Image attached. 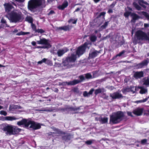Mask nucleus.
<instances>
[{
	"label": "nucleus",
	"mask_w": 149,
	"mask_h": 149,
	"mask_svg": "<svg viewBox=\"0 0 149 149\" xmlns=\"http://www.w3.org/2000/svg\"><path fill=\"white\" fill-rule=\"evenodd\" d=\"M104 92V88H99L95 90L94 93L95 96H96L99 93H101L102 92Z\"/></svg>",
	"instance_id": "nucleus-28"
},
{
	"label": "nucleus",
	"mask_w": 149,
	"mask_h": 149,
	"mask_svg": "<svg viewBox=\"0 0 149 149\" xmlns=\"http://www.w3.org/2000/svg\"><path fill=\"white\" fill-rule=\"evenodd\" d=\"M142 13L146 17L147 20H149V14L148 13L145 12H143Z\"/></svg>",
	"instance_id": "nucleus-39"
},
{
	"label": "nucleus",
	"mask_w": 149,
	"mask_h": 149,
	"mask_svg": "<svg viewBox=\"0 0 149 149\" xmlns=\"http://www.w3.org/2000/svg\"><path fill=\"white\" fill-rule=\"evenodd\" d=\"M61 136L62 140L65 141H70L72 138V135L71 134L68 133L67 132H64Z\"/></svg>",
	"instance_id": "nucleus-14"
},
{
	"label": "nucleus",
	"mask_w": 149,
	"mask_h": 149,
	"mask_svg": "<svg viewBox=\"0 0 149 149\" xmlns=\"http://www.w3.org/2000/svg\"><path fill=\"white\" fill-rule=\"evenodd\" d=\"M131 16L132 17V19L133 20L136 19L138 18V16L134 13L132 14Z\"/></svg>",
	"instance_id": "nucleus-41"
},
{
	"label": "nucleus",
	"mask_w": 149,
	"mask_h": 149,
	"mask_svg": "<svg viewBox=\"0 0 149 149\" xmlns=\"http://www.w3.org/2000/svg\"><path fill=\"white\" fill-rule=\"evenodd\" d=\"M56 132H57V133H58L59 134H60L61 136H62V134L64 132L61 131L60 130L58 129H56Z\"/></svg>",
	"instance_id": "nucleus-44"
},
{
	"label": "nucleus",
	"mask_w": 149,
	"mask_h": 149,
	"mask_svg": "<svg viewBox=\"0 0 149 149\" xmlns=\"http://www.w3.org/2000/svg\"><path fill=\"white\" fill-rule=\"evenodd\" d=\"M13 127L11 125H7L3 127L2 129L4 131H6L8 134L11 135L13 133Z\"/></svg>",
	"instance_id": "nucleus-15"
},
{
	"label": "nucleus",
	"mask_w": 149,
	"mask_h": 149,
	"mask_svg": "<svg viewBox=\"0 0 149 149\" xmlns=\"http://www.w3.org/2000/svg\"><path fill=\"white\" fill-rule=\"evenodd\" d=\"M48 47L47 46H37L36 47V48L38 49L42 48V49H46Z\"/></svg>",
	"instance_id": "nucleus-55"
},
{
	"label": "nucleus",
	"mask_w": 149,
	"mask_h": 149,
	"mask_svg": "<svg viewBox=\"0 0 149 149\" xmlns=\"http://www.w3.org/2000/svg\"><path fill=\"white\" fill-rule=\"evenodd\" d=\"M74 19H70L68 21V22L69 23H70L71 22H73Z\"/></svg>",
	"instance_id": "nucleus-60"
},
{
	"label": "nucleus",
	"mask_w": 149,
	"mask_h": 149,
	"mask_svg": "<svg viewBox=\"0 0 149 149\" xmlns=\"http://www.w3.org/2000/svg\"><path fill=\"white\" fill-rule=\"evenodd\" d=\"M143 84L145 85H149V79L145 77L143 79Z\"/></svg>",
	"instance_id": "nucleus-31"
},
{
	"label": "nucleus",
	"mask_w": 149,
	"mask_h": 149,
	"mask_svg": "<svg viewBox=\"0 0 149 149\" xmlns=\"http://www.w3.org/2000/svg\"><path fill=\"white\" fill-rule=\"evenodd\" d=\"M36 32L40 33L41 34L45 32V31L42 29H38L36 31Z\"/></svg>",
	"instance_id": "nucleus-43"
},
{
	"label": "nucleus",
	"mask_w": 149,
	"mask_h": 149,
	"mask_svg": "<svg viewBox=\"0 0 149 149\" xmlns=\"http://www.w3.org/2000/svg\"><path fill=\"white\" fill-rule=\"evenodd\" d=\"M70 26L69 25L67 26H62L59 27L58 28L59 29L63 30L64 31H70L71 29L70 28Z\"/></svg>",
	"instance_id": "nucleus-25"
},
{
	"label": "nucleus",
	"mask_w": 149,
	"mask_h": 149,
	"mask_svg": "<svg viewBox=\"0 0 149 149\" xmlns=\"http://www.w3.org/2000/svg\"><path fill=\"white\" fill-rule=\"evenodd\" d=\"M67 51V50H65L63 49H59L58 50L57 54L58 57H61Z\"/></svg>",
	"instance_id": "nucleus-22"
},
{
	"label": "nucleus",
	"mask_w": 149,
	"mask_h": 149,
	"mask_svg": "<svg viewBox=\"0 0 149 149\" xmlns=\"http://www.w3.org/2000/svg\"><path fill=\"white\" fill-rule=\"evenodd\" d=\"M138 2L140 5L144 8H146V7L149 5L147 2L144 1L143 0H138Z\"/></svg>",
	"instance_id": "nucleus-20"
},
{
	"label": "nucleus",
	"mask_w": 149,
	"mask_h": 149,
	"mask_svg": "<svg viewBox=\"0 0 149 149\" xmlns=\"http://www.w3.org/2000/svg\"><path fill=\"white\" fill-rule=\"evenodd\" d=\"M148 63L147 60H145L142 61L141 63L137 64L136 66V68L138 69L143 68L144 66L147 65Z\"/></svg>",
	"instance_id": "nucleus-16"
},
{
	"label": "nucleus",
	"mask_w": 149,
	"mask_h": 149,
	"mask_svg": "<svg viewBox=\"0 0 149 149\" xmlns=\"http://www.w3.org/2000/svg\"><path fill=\"white\" fill-rule=\"evenodd\" d=\"M143 71L136 72L134 74V76L136 79H138L143 77Z\"/></svg>",
	"instance_id": "nucleus-18"
},
{
	"label": "nucleus",
	"mask_w": 149,
	"mask_h": 149,
	"mask_svg": "<svg viewBox=\"0 0 149 149\" xmlns=\"http://www.w3.org/2000/svg\"><path fill=\"white\" fill-rule=\"evenodd\" d=\"M68 6V2L67 1H64L62 4L59 6L58 8L59 9L63 10L65 8H66Z\"/></svg>",
	"instance_id": "nucleus-24"
},
{
	"label": "nucleus",
	"mask_w": 149,
	"mask_h": 149,
	"mask_svg": "<svg viewBox=\"0 0 149 149\" xmlns=\"http://www.w3.org/2000/svg\"><path fill=\"white\" fill-rule=\"evenodd\" d=\"M131 14V12L129 11H126L124 14V15L125 17H128Z\"/></svg>",
	"instance_id": "nucleus-45"
},
{
	"label": "nucleus",
	"mask_w": 149,
	"mask_h": 149,
	"mask_svg": "<svg viewBox=\"0 0 149 149\" xmlns=\"http://www.w3.org/2000/svg\"><path fill=\"white\" fill-rule=\"evenodd\" d=\"M85 78L86 79H91L92 78V76L90 73H88L84 74Z\"/></svg>",
	"instance_id": "nucleus-35"
},
{
	"label": "nucleus",
	"mask_w": 149,
	"mask_h": 149,
	"mask_svg": "<svg viewBox=\"0 0 149 149\" xmlns=\"http://www.w3.org/2000/svg\"><path fill=\"white\" fill-rule=\"evenodd\" d=\"M55 13V12L53 10H51L50 12L48 13L47 15H52Z\"/></svg>",
	"instance_id": "nucleus-52"
},
{
	"label": "nucleus",
	"mask_w": 149,
	"mask_h": 149,
	"mask_svg": "<svg viewBox=\"0 0 149 149\" xmlns=\"http://www.w3.org/2000/svg\"><path fill=\"white\" fill-rule=\"evenodd\" d=\"M147 141V140L146 139H144L141 141V143L142 144H145Z\"/></svg>",
	"instance_id": "nucleus-56"
},
{
	"label": "nucleus",
	"mask_w": 149,
	"mask_h": 149,
	"mask_svg": "<svg viewBox=\"0 0 149 149\" xmlns=\"http://www.w3.org/2000/svg\"><path fill=\"white\" fill-rule=\"evenodd\" d=\"M69 109L70 110L75 111H77L79 110L80 109V108L78 107L75 108L74 107H70Z\"/></svg>",
	"instance_id": "nucleus-46"
},
{
	"label": "nucleus",
	"mask_w": 149,
	"mask_h": 149,
	"mask_svg": "<svg viewBox=\"0 0 149 149\" xmlns=\"http://www.w3.org/2000/svg\"><path fill=\"white\" fill-rule=\"evenodd\" d=\"M107 13L110 14L112 13V9H110L108 11Z\"/></svg>",
	"instance_id": "nucleus-61"
},
{
	"label": "nucleus",
	"mask_w": 149,
	"mask_h": 149,
	"mask_svg": "<svg viewBox=\"0 0 149 149\" xmlns=\"http://www.w3.org/2000/svg\"><path fill=\"white\" fill-rule=\"evenodd\" d=\"M13 133H12V135L17 134L21 131V129H19L15 126L13 127Z\"/></svg>",
	"instance_id": "nucleus-21"
},
{
	"label": "nucleus",
	"mask_w": 149,
	"mask_h": 149,
	"mask_svg": "<svg viewBox=\"0 0 149 149\" xmlns=\"http://www.w3.org/2000/svg\"><path fill=\"white\" fill-rule=\"evenodd\" d=\"M105 12H102L100 13L96 17L97 22L98 24L100 25L102 24L105 19L104 17L106 14Z\"/></svg>",
	"instance_id": "nucleus-8"
},
{
	"label": "nucleus",
	"mask_w": 149,
	"mask_h": 149,
	"mask_svg": "<svg viewBox=\"0 0 149 149\" xmlns=\"http://www.w3.org/2000/svg\"><path fill=\"white\" fill-rule=\"evenodd\" d=\"M124 116V113L121 111H118L112 115V124H116L120 122Z\"/></svg>",
	"instance_id": "nucleus-5"
},
{
	"label": "nucleus",
	"mask_w": 149,
	"mask_h": 149,
	"mask_svg": "<svg viewBox=\"0 0 149 149\" xmlns=\"http://www.w3.org/2000/svg\"><path fill=\"white\" fill-rule=\"evenodd\" d=\"M148 98H146L145 99H143V100H137L135 102L137 104L144 103L146 102L148 100Z\"/></svg>",
	"instance_id": "nucleus-33"
},
{
	"label": "nucleus",
	"mask_w": 149,
	"mask_h": 149,
	"mask_svg": "<svg viewBox=\"0 0 149 149\" xmlns=\"http://www.w3.org/2000/svg\"><path fill=\"white\" fill-rule=\"evenodd\" d=\"M31 44L33 46H35L36 45V42L34 41L32 42Z\"/></svg>",
	"instance_id": "nucleus-59"
},
{
	"label": "nucleus",
	"mask_w": 149,
	"mask_h": 149,
	"mask_svg": "<svg viewBox=\"0 0 149 149\" xmlns=\"http://www.w3.org/2000/svg\"><path fill=\"white\" fill-rule=\"evenodd\" d=\"M31 27L33 30L36 32V31L37 29H36V25L32 23V24H31Z\"/></svg>",
	"instance_id": "nucleus-42"
},
{
	"label": "nucleus",
	"mask_w": 149,
	"mask_h": 149,
	"mask_svg": "<svg viewBox=\"0 0 149 149\" xmlns=\"http://www.w3.org/2000/svg\"><path fill=\"white\" fill-rule=\"evenodd\" d=\"M130 89V91L132 92L133 93H135L136 90V88H134V87H131Z\"/></svg>",
	"instance_id": "nucleus-53"
},
{
	"label": "nucleus",
	"mask_w": 149,
	"mask_h": 149,
	"mask_svg": "<svg viewBox=\"0 0 149 149\" xmlns=\"http://www.w3.org/2000/svg\"><path fill=\"white\" fill-rule=\"evenodd\" d=\"M123 96L120 93L118 92H116L112 94V99H120L122 98Z\"/></svg>",
	"instance_id": "nucleus-17"
},
{
	"label": "nucleus",
	"mask_w": 149,
	"mask_h": 149,
	"mask_svg": "<svg viewBox=\"0 0 149 149\" xmlns=\"http://www.w3.org/2000/svg\"><path fill=\"white\" fill-rule=\"evenodd\" d=\"M88 44L89 43L88 42H85L78 47L76 51V54L78 57H79L86 52L87 48L89 49V47H88Z\"/></svg>",
	"instance_id": "nucleus-4"
},
{
	"label": "nucleus",
	"mask_w": 149,
	"mask_h": 149,
	"mask_svg": "<svg viewBox=\"0 0 149 149\" xmlns=\"http://www.w3.org/2000/svg\"><path fill=\"white\" fill-rule=\"evenodd\" d=\"M42 63H49L50 62H51V61H49V60H48L47 61V62H46V61L47 60V59L45 58H44L42 60Z\"/></svg>",
	"instance_id": "nucleus-48"
},
{
	"label": "nucleus",
	"mask_w": 149,
	"mask_h": 149,
	"mask_svg": "<svg viewBox=\"0 0 149 149\" xmlns=\"http://www.w3.org/2000/svg\"><path fill=\"white\" fill-rule=\"evenodd\" d=\"M24 32L22 31H21L20 32L17 33L16 34V35H17V36H20L21 35H24Z\"/></svg>",
	"instance_id": "nucleus-54"
},
{
	"label": "nucleus",
	"mask_w": 149,
	"mask_h": 149,
	"mask_svg": "<svg viewBox=\"0 0 149 149\" xmlns=\"http://www.w3.org/2000/svg\"><path fill=\"white\" fill-rule=\"evenodd\" d=\"M134 6L137 10H140L141 9V7L136 3L134 2L133 3Z\"/></svg>",
	"instance_id": "nucleus-38"
},
{
	"label": "nucleus",
	"mask_w": 149,
	"mask_h": 149,
	"mask_svg": "<svg viewBox=\"0 0 149 149\" xmlns=\"http://www.w3.org/2000/svg\"><path fill=\"white\" fill-rule=\"evenodd\" d=\"M97 37L95 35H92L90 37V40L92 42H94L97 40Z\"/></svg>",
	"instance_id": "nucleus-32"
},
{
	"label": "nucleus",
	"mask_w": 149,
	"mask_h": 149,
	"mask_svg": "<svg viewBox=\"0 0 149 149\" xmlns=\"http://www.w3.org/2000/svg\"><path fill=\"white\" fill-rule=\"evenodd\" d=\"M109 22V21H107V22H105L104 24L103 25H102L101 27L103 29H105L106 28V27L108 25V23Z\"/></svg>",
	"instance_id": "nucleus-40"
},
{
	"label": "nucleus",
	"mask_w": 149,
	"mask_h": 149,
	"mask_svg": "<svg viewBox=\"0 0 149 149\" xmlns=\"http://www.w3.org/2000/svg\"><path fill=\"white\" fill-rule=\"evenodd\" d=\"M16 1L18 2L19 3H23L25 0H15Z\"/></svg>",
	"instance_id": "nucleus-58"
},
{
	"label": "nucleus",
	"mask_w": 149,
	"mask_h": 149,
	"mask_svg": "<svg viewBox=\"0 0 149 149\" xmlns=\"http://www.w3.org/2000/svg\"><path fill=\"white\" fill-rule=\"evenodd\" d=\"M3 6L5 9V11L7 14L11 12V10L14 8L13 5L10 3H5Z\"/></svg>",
	"instance_id": "nucleus-12"
},
{
	"label": "nucleus",
	"mask_w": 149,
	"mask_h": 149,
	"mask_svg": "<svg viewBox=\"0 0 149 149\" xmlns=\"http://www.w3.org/2000/svg\"><path fill=\"white\" fill-rule=\"evenodd\" d=\"M18 119L14 116H8L3 118V120L13 121Z\"/></svg>",
	"instance_id": "nucleus-26"
},
{
	"label": "nucleus",
	"mask_w": 149,
	"mask_h": 149,
	"mask_svg": "<svg viewBox=\"0 0 149 149\" xmlns=\"http://www.w3.org/2000/svg\"><path fill=\"white\" fill-rule=\"evenodd\" d=\"M31 125L29 127L32 128L34 130H37L40 129L41 127V126L40 123H36L33 121L30 120L29 125Z\"/></svg>",
	"instance_id": "nucleus-10"
},
{
	"label": "nucleus",
	"mask_w": 149,
	"mask_h": 149,
	"mask_svg": "<svg viewBox=\"0 0 149 149\" xmlns=\"http://www.w3.org/2000/svg\"><path fill=\"white\" fill-rule=\"evenodd\" d=\"M79 78L80 80L74 79L72 81L68 82L67 84L68 85H74L81 82L85 79V78L83 75L79 76Z\"/></svg>",
	"instance_id": "nucleus-9"
},
{
	"label": "nucleus",
	"mask_w": 149,
	"mask_h": 149,
	"mask_svg": "<svg viewBox=\"0 0 149 149\" xmlns=\"http://www.w3.org/2000/svg\"><path fill=\"white\" fill-rule=\"evenodd\" d=\"M1 23L5 25H4L5 26V27H6L8 26H7V24L6 23L7 22L6 20H5V19H4L3 18H1Z\"/></svg>",
	"instance_id": "nucleus-36"
},
{
	"label": "nucleus",
	"mask_w": 149,
	"mask_h": 149,
	"mask_svg": "<svg viewBox=\"0 0 149 149\" xmlns=\"http://www.w3.org/2000/svg\"><path fill=\"white\" fill-rule=\"evenodd\" d=\"M94 2L96 3H97L99 2L101 0H93Z\"/></svg>",
	"instance_id": "nucleus-63"
},
{
	"label": "nucleus",
	"mask_w": 149,
	"mask_h": 149,
	"mask_svg": "<svg viewBox=\"0 0 149 149\" xmlns=\"http://www.w3.org/2000/svg\"><path fill=\"white\" fill-rule=\"evenodd\" d=\"M26 20L29 23L32 24L33 22V19L32 17L30 16H27L26 18Z\"/></svg>",
	"instance_id": "nucleus-30"
},
{
	"label": "nucleus",
	"mask_w": 149,
	"mask_h": 149,
	"mask_svg": "<svg viewBox=\"0 0 149 149\" xmlns=\"http://www.w3.org/2000/svg\"><path fill=\"white\" fill-rule=\"evenodd\" d=\"M30 121V120H28L26 119L23 118L21 121H18L17 123V124L19 126L24 125L26 127H28L29 126Z\"/></svg>",
	"instance_id": "nucleus-13"
},
{
	"label": "nucleus",
	"mask_w": 149,
	"mask_h": 149,
	"mask_svg": "<svg viewBox=\"0 0 149 149\" xmlns=\"http://www.w3.org/2000/svg\"><path fill=\"white\" fill-rule=\"evenodd\" d=\"M125 52V51L123 50L119 53L118 54L116 55V56H122L123 57H124L126 56V55H125L124 54Z\"/></svg>",
	"instance_id": "nucleus-37"
},
{
	"label": "nucleus",
	"mask_w": 149,
	"mask_h": 149,
	"mask_svg": "<svg viewBox=\"0 0 149 149\" xmlns=\"http://www.w3.org/2000/svg\"><path fill=\"white\" fill-rule=\"evenodd\" d=\"M127 114L129 116H131L132 117H133V116L132 115V112H130V111H128L127 112Z\"/></svg>",
	"instance_id": "nucleus-57"
},
{
	"label": "nucleus",
	"mask_w": 149,
	"mask_h": 149,
	"mask_svg": "<svg viewBox=\"0 0 149 149\" xmlns=\"http://www.w3.org/2000/svg\"><path fill=\"white\" fill-rule=\"evenodd\" d=\"M83 95V96L85 97H88L89 96L88 93L86 91H85L84 92Z\"/></svg>",
	"instance_id": "nucleus-50"
},
{
	"label": "nucleus",
	"mask_w": 149,
	"mask_h": 149,
	"mask_svg": "<svg viewBox=\"0 0 149 149\" xmlns=\"http://www.w3.org/2000/svg\"><path fill=\"white\" fill-rule=\"evenodd\" d=\"M121 91H122L123 93L124 94H126L127 92H129L130 91V89L129 88H125L123 89Z\"/></svg>",
	"instance_id": "nucleus-34"
},
{
	"label": "nucleus",
	"mask_w": 149,
	"mask_h": 149,
	"mask_svg": "<svg viewBox=\"0 0 149 149\" xmlns=\"http://www.w3.org/2000/svg\"><path fill=\"white\" fill-rule=\"evenodd\" d=\"M100 50L98 51L95 49H94V51L92 52L90 51L87 58L88 60V61L90 59L94 58L98 55L100 53Z\"/></svg>",
	"instance_id": "nucleus-11"
},
{
	"label": "nucleus",
	"mask_w": 149,
	"mask_h": 149,
	"mask_svg": "<svg viewBox=\"0 0 149 149\" xmlns=\"http://www.w3.org/2000/svg\"><path fill=\"white\" fill-rule=\"evenodd\" d=\"M77 20H73V21L72 22V23L73 24H76L77 23Z\"/></svg>",
	"instance_id": "nucleus-64"
},
{
	"label": "nucleus",
	"mask_w": 149,
	"mask_h": 149,
	"mask_svg": "<svg viewBox=\"0 0 149 149\" xmlns=\"http://www.w3.org/2000/svg\"><path fill=\"white\" fill-rule=\"evenodd\" d=\"M21 13L14 10L11 11L9 13L6 14V17L12 22L16 23L21 19Z\"/></svg>",
	"instance_id": "nucleus-2"
},
{
	"label": "nucleus",
	"mask_w": 149,
	"mask_h": 149,
	"mask_svg": "<svg viewBox=\"0 0 149 149\" xmlns=\"http://www.w3.org/2000/svg\"><path fill=\"white\" fill-rule=\"evenodd\" d=\"M149 26V24H148L145 23L144 24V26L145 27H147Z\"/></svg>",
	"instance_id": "nucleus-62"
},
{
	"label": "nucleus",
	"mask_w": 149,
	"mask_h": 149,
	"mask_svg": "<svg viewBox=\"0 0 149 149\" xmlns=\"http://www.w3.org/2000/svg\"><path fill=\"white\" fill-rule=\"evenodd\" d=\"M142 40L148 41L149 43V37L145 33L138 31L136 33L135 37L133 39L132 42L136 45L137 43H141Z\"/></svg>",
	"instance_id": "nucleus-1"
},
{
	"label": "nucleus",
	"mask_w": 149,
	"mask_h": 149,
	"mask_svg": "<svg viewBox=\"0 0 149 149\" xmlns=\"http://www.w3.org/2000/svg\"><path fill=\"white\" fill-rule=\"evenodd\" d=\"M143 109L141 108H138L134 110L133 112V113L137 116H140L142 114Z\"/></svg>",
	"instance_id": "nucleus-19"
},
{
	"label": "nucleus",
	"mask_w": 149,
	"mask_h": 149,
	"mask_svg": "<svg viewBox=\"0 0 149 149\" xmlns=\"http://www.w3.org/2000/svg\"><path fill=\"white\" fill-rule=\"evenodd\" d=\"M98 120L101 123L104 124L107 123L108 118L106 117H102L100 116V118H99Z\"/></svg>",
	"instance_id": "nucleus-23"
},
{
	"label": "nucleus",
	"mask_w": 149,
	"mask_h": 149,
	"mask_svg": "<svg viewBox=\"0 0 149 149\" xmlns=\"http://www.w3.org/2000/svg\"><path fill=\"white\" fill-rule=\"evenodd\" d=\"M77 56L76 54L72 53L71 54L70 56L66 57L63 63L66 65L70 62L73 63L76 60Z\"/></svg>",
	"instance_id": "nucleus-7"
},
{
	"label": "nucleus",
	"mask_w": 149,
	"mask_h": 149,
	"mask_svg": "<svg viewBox=\"0 0 149 149\" xmlns=\"http://www.w3.org/2000/svg\"><path fill=\"white\" fill-rule=\"evenodd\" d=\"M94 91V89L93 88H91L88 92L89 95H91L93 94V92Z\"/></svg>",
	"instance_id": "nucleus-51"
},
{
	"label": "nucleus",
	"mask_w": 149,
	"mask_h": 149,
	"mask_svg": "<svg viewBox=\"0 0 149 149\" xmlns=\"http://www.w3.org/2000/svg\"><path fill=\"white\" fill-rule=\"evenodd\" d=\"M0 113L1 114L5 116H6L7 114L6 111L3 110L1 111H0Z\"/></svg>",
	"instance_id": "nucleus-49"
},
{
	"label": "nucleus",
	"mask_w": 149,
	"mask_h": 149,
	"mask_svg": "<svg viewBox=\"0 0 149 149\" xmlns=\"http://www.w3.org/2000/svg\"><path fill=\"white\" fill-rule=\"evenodd\" d=\"M20 106H18L17 105H10L9 108V109L10 111H13L15 109L21 108Z\"/></svg>",
	"instance_id": "nucleus-27"
},
{
	"label": "nucleus",
	"mask_w": 149,
	"mask_h": 149,
	"mask_svg": "<svg viewBox=\"0 0 149 149\" xmlns=\"http://www.w3.org/2000/svg\"><path fill=\"white\" fill-rule=\"evenodd\" d=\"M85 144L87 145H90L93 143V140H87L86 141Z\"/></svg>",
	"instance_id": "nucleus-47"
},
{
	"label": "nucleus",
	"mask_w": 149,
	"mask_h": 149,
	"mask_svg": "<svg viewBox=\"0 0 149 149\" xmlns=\"http://www.w3.org/2000/svg\"><path fill=\"white\" fill-rule=\"evenodd\" d=\"M139 88L141 89L139 92L141 94H145L147 92V89L146 88H143L142 87H139Z\"/></svg>",
	"instance_id": "nucleus-29"
},
{
	"label": "nucleus",
	"mask_w": 149,
	"mask_h": 149,
	"mask_svg": "<svg viewBox=\"0 0 149 149\" xmlns=\"http://www.w3.org/2000/svg\"><path fill=\"white\" fill-rule=\"evenodd\" d=\"M49 42L50 41L49 40L44 38H40L39 40H37L36 41L38 44L44 45H45L44 46L47 47L48 48L46 49H49L52 47Z\"/></svg>",
	"instance_id": "nucleus-6"
},
{
	"label": "nucleus",
	"mask_w": 149,
	"mask_h": 149,
	"mask_svg": "<svg viewBox=\"0 0 149 149\" xmlns=\"http://www.w3.org/2000/svg\"><path fill=\"white\" fill-rule=\"evenodd\" d=\"M45 2V0H30L28 2V8L33 10L41 6Z\"/></svg>",
	"instance_id": "nucleus-3"
}]
</instances>
